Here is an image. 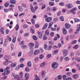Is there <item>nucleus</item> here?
Instances as JSON below:
<instances>
[{
  "instance_id": "obj_57",
  "label": "nucleus",
  "mask_w": 80,
  "mask_h": 80,
  "mask_svg": "<svg viewBox=\"0 0 80 80\" xmlns=\"http://www.w3.org/2000/svg\"><path fill=\"white\" fill-rule=\"evenodd\" d=\"M63 80H66L67 79V76L64 75L63 76Z\"/></svg>"
},
{
  "instance_id": "obj_59",
  "label": "nucleus",
  "mask_w": 80,
  "mask_h": 80,
  "mask_svg": "<svg viewBox=\"0 0 80 80\" xmlns=\"http://www.w3.org/2000/svg\"><path fill=\"white\" fill-rule=\"evenodd\" d=\"M27 48V46H22V48L23 50V49H25V48Z\"/></svg>"
},
{
  "instance_id": "obj_19",
  "label": "nucleus",
  "mask_w": 80,
  "mask_h": 80,
  "mask_svg": "<svg viewBox=\"0 0 80 80\" xmlns=\"http://www.w3.org/2000/svg\"><path fill=\"white\" fill-rule=\"evenodd\" d=\"M48 26V24L47 23L45 24L44 25L43 27L42 28V30H44V29H45V28H46Z\"/></svg>"
},
{
  "instance_id": "obj_7",
  "label": "nucleus",
  "mask_w": 80,
  "mask_h": 80,
  "mask_svg": "<svg viewBox=\"0 0 80 80\" xmlns=\"http://www.w3.org/2000/svg\"><path fill=\"white\" fill-rule=\"evenodd\" d=\"M5 72H4V73H5V75H8V74H9L10 72V70H6V69H4Z\"/></svg>"
},
{
  "instance_id": "obj_25",
  "label": "nucleus",
  "mask_w": 80,
  "mask_h": 80,
  "mask_svg": "<svg viewBox=\"0 0 80 80\" xmlns=\"http://www.w3.org/2000/svg\"><path fill=\"white\" fill-rule=\"evenodd\" d=\"M49 43L50 45L51 46H52L54 44V43L53 42V41H49Z\"/></svg>"
},
{
  "instance_id": "obj_2",
  "label": "nucleus",
  "mask_w": 80,
  "mask_h": 80,
  "mask_svg": "<svg viewBox=\"0 0 80 80\" xmlns=\"http://www.w3.org/2000/svg\"><path fill=\"white\" fill-rule=\"evenodd\" d=\"M58 63L56 62H54L52 63V67L53 68H57L58 67Z\"/></svg>"
},
{
  "instance_id": "obj_43",
  "label": "nucleus",
  "mask_w": 80,
  "mask_h": 80,
  "mask_svg": "<svg viewBox=\"0 0 80 80\" xmlns=\"http://www.w3.org/2000/svg\"><path fill=\"white\" fill-rule=\"evenodd\" d=\"M59 19L60 20H64V18L63 16H60L59 17Z\"/></svg>"
},
{
  "instance_id": "obj_29",
  "label": "nucleus",
  "mask_w": 80,
  "mask_h": 80,
  "mask_svg": "<svg viewBox=\"0 0 80 80\" xmlns=\"http://www.w3.org/2000/svg\"><path fill=\"white\" fill-rule=\"evenodd\" d=\"M52 46L51 45H49L48 47L47 48L46 50H51V48H52Z\"/></svg>"
},
{
  "instance_id": "obj_51",
  "label": "nucleus",
  "mask_w": 80,
  "mask_h": 80,
  "mask_svg": "<svg viewBox=\"0 0 80 80\" xmlns=\"http://www.w3.org/2000/svg\"><path fill=\"white\" fill-rule=\"evenodd\" d=\"M51 30H52V31H55L56 30V28H51Z\"/></svg>"
},
{
  "instance_id": "obj_55",
  "label": "nucleus",
  "mask_w": 80,
  "mask_h": 80,
  "mask_svg": "<svg viewBox=\"0 0 80 80\" xmlns=\"http://www.w3.org/2000/svg\"><path fill=\"white\" fill-rule=\"evenodd\" d=\"M49 4L50 6H53L54 5V3L50 2H49Z\"/></svg>"
},
{
  "instance_id": "obj_24",
  "label": "nucleus",
  "mask_w": 80,
  "mask_h": 80,
  "mask_svg": "<svg viewBox=\"0 0 80 80\" xmlns=\"http://www.w3.org/2000/svg\"><path fill=\"white\" fill-rule=\"evenodd\" d=\"M45 33L46 35H49V34L50 33V31H49V30H48V29H47L45 31Z\"/></svg>"
},
{
  "instance_id": "obj_38",
  "label": "nucleus",
  "mask_w": 80,
  "mask_h": 80,
  "mask_svg": "<svg viewBox=\"0 0 80 80\" xmlns=\"http://www.w3.org/2000/svg\"><path fill=\"white\" fill-rule=\"evenodd\" d=\"M33 38L34 40H37V36L35 35L33 36Z\"/></svg>"
},
{
  "instance_id": "obj_20",
  "label": "nucleus",
  "mask_w": 80,
  "mask_h": 80,
  "mask_svg": "<svg viewBox=\"0 0 80 80\" xmlns=\"http://www.w3.org/2000/svg\"><path fill=\"white\" fill-rule=\"evenodd\" d=\"M0 31L1 32V33H2V34H3H3H4V33L5 32L4 31V30H3V28H2L0 30Z\"/></svg>"
},
{
  "instance_id": "obj_8",
  "label": "nucleus",
  "mask_w": 80,
  "mask_h": 80,
  "mask_svg": "<svg viewBox=\"0 0 80 80\" xmlns=\"http://www.w3.org/2000/svg\"><path fill=\"white\" fill-rule=\"evenodd\" d=\"M30 9H31L32 12V13H34L35 12V10L34 8H33V6H32L31 5L30 6Z\"/></svg>"
},
{
  "instance_id": "obj_21",
  "label": "nucleus",
  "mask_w": 80,
  "mask_h": 80,
  "mask_svg": "<svg viewBox=\"0 0 80 80\" xmlns=\"http://www.w3.org/2000/svg\"><path fill=\"white\" fill-rule=\"evenodd\" d=\"M9 5V2H7L5 3L4 6L5 7H8V6Z\"/></svg>"
},
{
  "instance_id": "obj_53",
  "label": "nucleus",
  "mask_w": 80,
  "mask_h": 80,
  "mask_svg": "<svg viewBox=\"0 0 80 80\" xmlns=\"http://www.w3.org/2000/svg\"><path fill=\"white\" fill-rule=\"evenodd\" d=\"M4 65H8V61H5V62H4Z\"/></svg>"
},
{
  "instance_id": "obj_33",
  "label": "nucleus",
  "mask_w": 80,
  "mask_h": 80,
  "mask_svg": "<svg viewBox=\"0 0 80 80\" xmlns=\"http://www.w3.org/2000/svg\"><path fill=\"white\" fill-rule=\"evenodd\" d=\"M31 65H32V63L30 61H29L28 62V67H31Z\"/></svg>"
},
{
  "instance_id": "obj_13",
  "label": "nucleus",
  "mask_w": 80,
  "mask_h": 80,
  "mask_svg": "<svg viewBox=\"0 0 80 80\" xmlns=\"http://www.w3.org/2000/svg\"><path fill=\"white\" fill-rule=\"evenodd\" d=\"M39 47V43L38 42H36V44L35 45V48H38Z\"/></svg>"
},
{
  "instance_id": "obj_47",
  "label": "nucleus",
  "mask_w": 80,
  "mask_h": 80,
  "mask_svg": "<svg viewBox=\"0 0 80 80\" xmlns=\"http://www.w3.org/2000/svg\"><path fill=\"white\" fill-rule=\"evenodd\" d=\"M22 52H19L18 54V57H21L22 55Z\"/></svg>"
},
{
  "instance_id": "obj_44",
  "label": "nucleus",
  "mask_w": 80,
  "mask_h": 80,
  "mask_svg": "<svg viewBox=\"0 0 80 80\" xmlns=\"http://www.w3.org/2000/svg\"><path fill=\"white\" fill-rule=\"evenodd\" d=\"M18 28H19V26H18V24H17L16 26L15 29L17 31L18 30Z\"/></svg>"
},
{
  "instance_id": "obj_26",
  "label": "nucleus",
  "mask_w": 80,
  "mask_h": 80,
  "mask_svg": "<svg viewBox=\"0 0 80 80\" xmlns=\"http://www.w3.org/2000/svg\"><path fill=\"white\" fill-rule=\"evenodd\" d=\"M18 8H19V11H20V12H22L23 9V8H22V7L20 6H18Z\"/></svg>"
},
{
  "instance_id": "obj_36",
  "label": "nucleus",
  "mask_w": 80,
  "mask_h": 80,
  "mask_svg": "<svg viewBox=\"0 0 80 80\" xmlns=\"http://www.w3.org/2000/svg\"><path fill=\"white\" fill-rule=\"evenodd\" d=\"M52 17H48V18L46 19V20H52Z\"/></svg>"
},
{
  "instance_id": "obj_42",
  "label": "nucleus",
  "mask_w": 80,
  "mask_h": 80,
  "mask_svg": "<svg viewBox=\"0 0 80 80\" xmlns=\"http://www.w3.org/2000/svg\"><path fill=\"white\" fill-rule=\"evenodd\" d=\"M30 32L32 33H34L35 32L34 30L32 28H30Z\"/></svg>"
},
{
  "instance_id": "obj_52",
  "label": "nucleus",
  "mask_w": 80,
  "mask_h": 80,
  "mask_svg": "<svg viewBox=\"0 0 80 80\" xmlns=\"http://www.w3.org/2000/svg\"><path fill=\"white\" fill-rule=\"evenodd\" d=\"M72 73H76V70L74 69H72Z\"/></svg>"
},
{
  "instance_id": "obj_58",
  "label": "nucleus",
  "mask_w": 80,
  "mask_h": 80,
  "mask_svg": "<svg viewBox=\"0 0 80 80\" xmlns=\"http://www.w3.org/2000/svg\"><path fill=\"white\" fill-rule=\"evenodd\" d=\"M26 71V72H29V68H28V67H27L25 68Z\"/></svg>"
},
{
  "instance_id": "obj_61",
  "label": "nucleus",
  "mask_w": 80,
  "mask_h": 80,
  "mask_svg": "<svg viewBox=\"0 0 80 80\" xmlns=\"http://www.w3.org/2000/svg\"><path fill=\"white\" fill-rule=\"evenodd\" d=\"M72 46H71V45H69V47L68 48V50H69V51H70L71 50V47Z\"/></svg>"
},
{
  "instance_id": "obj_16",
  "label": "nucleus",
  "mask_w": 80,
  "mask_h": 80,
  "mask_svg": "<svg viewBox=\"0 0 80 80\" xmlns=\"http://www.w3.org/2000/svg\"><path fill=\"white\" fill-rule=\"evenodd\" d=\"M24 77L26 78V79H28V78L29 77V74L28 73H27L25 74Z\"/></svg>"
},
{
  "instance_id": "obj_1",
  "label": "nucleus",
  "mask_w": 80,
  "mask_h": 80,
  "mask_svg": "<svg viewBox=\"0 0 80 80\" xmlns=\"http://www.w3.org/2000/svg\"><path fill=\"white\" fill-rule=\"evenodd\" d=\"M64 57H67L68 55V51L67 49H64L62 51Z\"/></svg>"
},
{
  "instance_id": "obj_41",
  "label": "nucleus",
  "mask_w": 80,
  "mask_h": 80,
  "mask_svg": "<svg viewBox=\"0 0 80 80\" xmlns=\"http://www.w3.org/2000/svg\"><path fill=\"white\" fill-rule=\"evenodd\" d=\"M74 37H75V36L73 35H71L70 36V38L71 39H73L74 38Z\"/></svg>"
},
{
  "instance_id": "obj_31",
  "label": "nucleus",
  "mask_w": 80,
  "mask_h": 80,
  "mask_svg": "<svg viewBox=\"0 0 80 80\" xmlns=\"http://www.w3.org/2000/svg\"><path fill=\"white\" fill-rule=\"evenodd\" d=\"M75 60H77L78 62H79L80 61V58H78V57H76L75 58Z\"/></svg>"
},
{
  "instance_id": "obj_30",
  "label": "nucleus",
  "mask_w": 80,
  "mask_h": 80,
  "mask_svg": "<svg viewBox=\"0 0 80 80\" xmlns=\"http://www.w3.org/2000/svg\"><path fill=\"white\" fill-rule=\"evenodd\" d=\"M77 42V40H74L71 43L73 45H74V44H75Z\"/></svg>"
},
{
  "instance_id": "obj_39",
  "label": "nucleus",
  "mask_w": 80,
  "mask_h": 80,
  "mask_svg": "<svg viewBox=\"0 0 80 80\" xmlns=\"http://www.w3.org/2000/svg\"><path fill=\"white\" fill-rule=\"evenodd\" d=\"M47 57L48 58H51V57H52V54H49L47 55Z\"/></svg>"
},
{
  "instance_id": "obj_22",
  "label": "nucleus",
  "mask_w": 80,
  "mask_h": 80,
  "mask_svg": "<svg viewBox=\"0 0 80 80\" xmlns=\"http://www.w3.org/2000/svg\"><path fill=\"white\" fill-rule=\"evenodd\" d=\"M34 46V44L33 43H30L29 44V46L30 47H31V48H32Z\"/></svg>"
},
{
  "instance_id": "obj_10",
  "label": "nucleus",
  "mask_w": 80,
  "mask_h": 80,
  "mask_svg": "<svg viewBox=\"0 0 80 80\" xmlns=\"http://www.w3.org/2000/svg\"><path fill=\"white\" fill-rule=\"evenodd\" d=\"M40 53V50H35L34 53V55H37V54H38Z\"/></svg>"
},
{
  "instance_id": "obj_37",
  "label": "nucleus",
  "mask_w": 80,
  "mask_h": 80,
  "mask_svg": "<svg viewBox=\"0 0 80 80\" xmlns=\"http://www.w3.org/2000/svg\"><path fill=\"white\" fill-rule=\"evenodd\" d=\"M79 31H80V30L77 29L76 30V32H75V34L76 35H78V33H79Z\"/></svg>"
},
{
  "instance_id": "obj_35",
  "label": "nucleus",
  "mask_w": 80,
  "mask_h": 80,
  "mask_svg": "<svg viewBox=\"0 0 80 80\" xmlns=\"http://www.w3.org/2000/svg\"><path fill=\"white\" fill-rule=\"evenodd\" d=\"M44 57V55H43V54H41L40 55L39 58H40V59H42V58H43Z\"/></svg>"
},
{
  "instance_id": "obj_28",
  "label": "nucleus",
  "mask_w": 80,
  "mask_h": 80,
  "mask_svg": "<svg viewBox=\"0 0 80 80\" xmlns=\"http://www.w3.org/2000/svg\"><path fill=\"white\" fill-rule=\"evenodd\" d=\"M35 78L34 79V80H40V78H38L37 75H35Z\"/></svg>"
},
{
  "instance_id": "obj_34",
  "label": "nucleus",
  "mask_w": 80,
  "mask_h": 80,
  "mask_svg": "<svg viewBox=\"0 0 80 80\" xmlns=\"http://www.w3.org/2000/svg\"><path fill=\"white\" fill-rule=\"evenodd\" d=\"M66 75L68 76H70L71 75H72V72H68L66 73Z\"/></svg>"
},
{
  "instance_id": "obj_32",
  "label": "nucleus",
  "mask_w": 80,
  "mask_h": 80,
  "mask_svg": "<svg viewBox=\"0 0 80 80\" xmlns=\"http://www.w3.org/2000/svg\"><path fill=\"white\" fill-rule=\"evenodd\" d=\"M73 48L74 49H77L78 48V45H76L74 46V47H73Z\"/></svg>"
},
{
  "instance_id": "obj_17",
  "label": "nucleus",
  "mask_w": 80,
  "mask_h": 80,
  "mask_svg": "<svg viewBox=\"0 0 80 80\" xmlns=\"http://www.w3.org/2000/svg\"><path fill=\"white\" fill-rule=\"evenodd\" d=\"M45 62H44L40 64V67H44L45 66Z\"/></svg>"
},
{
  "instance_id": "obj_15",
  "label": "nucleus",
  "mask_w": 80,
  "mask_h": 80,
  "mask_svg": "<svg viewBox=\"0 0 80 80\" xmlns=\"http://www.w3.org/2000/svg\"><path fill=\"white\" fill-rule=\"evenodd\" d=\"M10 2L12 4H16V1L15 0H10Z\"/></svg>"
},
{
  "instance_id": "obj_27",
  "label": "nucleus",
  "mask_w": 80,
  "mask_h": 80,
  "mask_svg": "<svg viewBox=\"0 0 80 80\" xmlns=\"http://www.w3.org/2000/svg\"><path fill=\"white\" fill-rule=\"evenodd\" d=\"M46 7V5H45V4H44L41 7V10H44V9Z\"/></svg>"
},
{
  "instance_id": "obj_48",
  "label": "nucleus",
  "mask_w": 80,
  "mask_h": 80,
  "mask_svg": "<svg viewBox=\"0 0 80 80\" xmlns=\"http://www.w3.org/2000/svg\"><path fill=\"white\" fill-rule=\"evenodd\" d=\"M62 77V76L61 75H59L58 76V80H61V78Z\"/></svg>"
},
{
  "instance_id": "obj_18",
  "label": "nucleus",
  "mask_w": 80,
  "mask_h": 80,
  "mask_svg": "<svg viewBox=\"0 0 80 80\" xmlns=\"http://www.w3.org/2000/svg\"><path fill=\"white\" fill-rule=\"evenodd\" d=\"M9 58V56L8 55H6L4 57V59L6 60L7 62H8V59Z\"/></svg>"
},
{
  "instance_id": "obj_49",
  "label": "nucleus",
  "mask_w": 80,
  "mask_h": 80,
  "mask_svg": "<svg viewBox=\"0 0 80 80\" xmlns=\"http://www.w3.org/2000/svg\"><path fill=\"white\" fill-rule=\"evenodd\" d=\"M44 49L45 50H46L47 48V45L46 44H44Z\"/></svg>"
},
{
  "instance_id": "obj_4",
  "label": "nucleus",
  "mask_w": 80,
  "mask_h": 80,
  "mask_svg": "<svg viewBox=\"0 0 80 80\" xmlns=\"http://www.w3.org/2000/svg\"><path fill=\"white\" fill-rule=\"evenodd\" d=\"M38 37L40 39H42V35H43V32H38Z\"/></svg>"
},
{
  "instance_id": "obj_5",
  "label": "nucleus",
  "mask_w": 80,
  "mask_h": 80,
  "mask_svg": "<svg viewBox=\"0 0 80 80\" xmlns=\"http://www.w3.org/2000/svg\"><path fill=\"white\" fill-rule=\"evenodd\" d=\"M65 27L67 29H69L71 27V25L68 23H66L65 24Z\"/></svg>"
},
{
  "instance_id": "obj_45",
  "label": "nucleus",
  "mask_w": 80,
  "mask_h": 80,
  "mask_svg": "<svg viewBox=\"0 0 80 80\" xmlns=\"http://www.w3.org/2000/svg\"><path fill=\"white\" fill-rule=\"evenodd\" d=\"M19 43L20 45H23V44H24V41H22L21 42H20Z\"/></svg>"
},
{
  "instance_id": "obj_63",
  "label": "nucleus",
  "mask_w": 80,
  "mask_h": 80,
  "mask_svg": "<svg viewBox=\"0 0 80 80\" xmlns=\"http://www.w3.org/2000/svg\"><path fill=\"white\" fill-rule=\"evenodd\" d=\"M74 56V53L73 52H72L71 53V57H73Z\"/></svg>"
},
{
  "instance_id": "obj_9",
  "label": "nucleus",
  "mask_w": 80,
  "mask_h": 80,
  "mask_svg": "<svg viewBox=\"0 0 80 80\" xmlns=\"http://www.w3.org/2000/svg\"><path fill=\"white\" fill-rule=\"evenodd\" d=\"M45 73H46L45 71H42L41 73V76L42 78H44V77H45Z\"/></svg>"
},
{
  "instance_id": "obj_56",
  "label": "nucleus",
  "mask_w": 80,
  "mask_h": 80,
  "mask_svg": "<svg viewBox=\"0 0 80 80\" xmlns=\"http://www.w3.org/2000/svg\"><path fill=\"white\" fill-rule=\"evenodd\" d=\"M16 41V38H14L12 40V42H13V43H15Z\"/></svg>"
},
{
  "instance_id": "obj_6",
  "label": "nucleus",
  "mask_w": 80,
  "mask_h": 80,
  "mask_svg": "<svg viewBox=\"0 0 80 80\" xmlns=\"http://www.w3.org/2000/svg\"><path fill=\"white\" fill-rule=\"evenodd\" d=\"M72 77L74 79L77 80L78 78V74H74L73 75Z\"/></svg>"
},
{
  "instance_id": "obj_46",
  "label": "nucleus",
  "mask_w": 80,
  "mask_h": 80,
  "mask_svg": "<svg viewBox=\"0 0 80 80\" xmlns=\"http://www.w3.org/2000/svg\"><path fill=\"white\" fill-rule=\"evenodd\" d=\"M64 60H65L66 61H69V58L68 57H67L64 58Z\"/></svg>"
},
{
  "instance_id": "obj_14",
  "label": "nucleus",
  "mask_w": 80,
  "mask_h": 80,
  "mask_svg": "<svg viewBox=\"0 0 80 80\" xmlns=\"http://www.w3.org/2000/svg\"><path fill=\"white\" fill-rule=\"evenodd\" d=\"M62 32L63 33L64 35H65V34H67V30H66V29L64 28L62 29Z\"/></svg>"
},
{
  "instance_id": "obj_60",
  "label": "nucleus",
  "mask_w": 80,
  "mask_h": 80,
  "mask_svg": "<svg viewBox=\"0 0 80 80\" xmlns=\"http://www.w3.org/2000/svg\"><path fill=\"white\" fill-rule=\"evenodd\" d=\"M57 39H58V38L57 37H54L53 38V40L54 41H56V40H57Z\"/></svg>"
},
{
  "instance_id": "obj_62",
  "label": "nucleus",
  "mask_w": 80,
  "mask_h": 80,
  "mask_svg": "<svg viewBox=\"0 0 80 80\" xmlns=\"http://www.w3.org/2000/svg\"><path fill=\"white\" fill-rule=\"evenodd\" d=\"M24 60V59H23V58H21L20 59L19 61L20 62H22Z\"/></svg>"
},
{
  "instance_id": "obj_64",
  "label": "nucleus",
  "mask_w": 80,
  "mask_h": 80,
  "mask_svg": "<svg viewBox=\"0 0 80 80\" xmlns=\"http://www.w3.org/2000/svg\"><path fill=\"white\" fill-rule=\"evenodd\" d=\"M47 10L48 11H51V8L50 7H48Z\"/></svg>"
},
{
  "instance_id": "obj_40",
  "label": "nucleus",
  "mask_w": 80,
  "mask_h": 80,
  "mask_svg": "<svg viewBox=\"0 0 80 80\" xmlns=\"http://www.w3.org/2000/svg\"><path fill=\"white\" fill-rule=\"evenodd\" d=\"M25 15V13H20L19 14V17H22V16H24Z\"/></svg>"
},
{
  "instance_id": "obj_11",
  "label": "nucleus",
  "mask_w": 80,
  "mask_h": 80,
  "mask_svg": "<svg viewBox=\"0 0 80 80\" xmlns=\"http://www.w3.org/2000/svg\"><path fill=\"white\" fill-rule=\"evenodd\" d=\"M17 65V63L16 62H14L13 63H12L10 65V67H12V68H13V67H15Z\"/></svg>"
},
{
  "instance_id": "obj_23",
  "label": "nucleus",
  "mask_w": 80,
  "mask_h": 80,
  "mask_svg": "<svg viewBox=\"0 0 80 80\" xmlns=\"http://www.w3.org/2000/svg\"><path fill=\"white\" fill-rule=\"evenodd\" d=\"M19 75L21 78H23V73L22 72H21L19 73Z\"/></svg>"
},
{
  "instance_id": "obj_50",
  "label": "nucleus",
  "mask_w": 80,
  "mask_h": 80,
  "mask_svg": "<svg viewBox=\"0 0 80 80\" xmlns=\"http://www.w3.org/2000/svg\"><path fill=\"white\" fill-rule=\"evenodd\" d=\"M28 26L26 24H25L23 26V27L24 28H28Z\"/></svg>"
},
{
  "instance_id": "obj_54",
  "label": "nucleus",
  "mask_w": 80,
  "mask_h": 80,
  "mask_svg": "<svg viewBox=\"0 0 80 80\" xmlns=\"http://www.w3.org/2000/svg\"><path fill=\"white\" fill-rule=\"evenodd\" d=\"M14 78H18H18H19V76H18V75H16L15 77H14Z\"/></svg>"
},
{
  "instance_id": "obj_3",
  "label": "nucleus",
  "mask_w": 80,
  "mask_h": 80,
  "mask_svg": "<svg viewBox=\"0 0 80 80\" xmlns=\"http://www.w3.org/2000/svg\"><path fill=\"white\" fill-rule=\"evenodd\" d=\"M77 10V9L76 8H73L70 11V12L72 13L73 14H76V12H75V11Z\"/></svg>"
},
{
  "instance_id": "obj_12",
  "label": "nucleus",
  "mask_w": 80,
  "mask_h": 80,
  "mask_svg": "<svg viewBox=\"0 0 80 80\" xmlns=\"http://www.w3.org/2000/svg\"><path fill=\"white\" fill-rule=\"evenodd\" d=\"M66 7H68V8H72L73 6V5L72 4H66L65 5Z\"/></svg>"
}]
</instances>
